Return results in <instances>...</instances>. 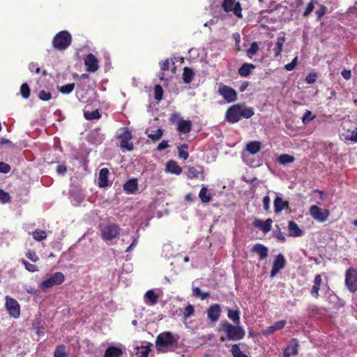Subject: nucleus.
I'll use <instances>...</instances> for the list:
<instances>
[{
    "mask_svg": "<svg viewBox=\"0 0 357 357\" xmlns=\"http://www.w3.org/2000/svg\"><path fill=\"white\" fill-rule=\"evenodd\" d=\"M163 132L164 131L162 128H158L156 130L152 131L151 133L148 134V137L153 142H156L162 137Z\"/></svg>",
    "mask_w": 357,
    "mask_h": 357,
    "instance_id": "36",
    "label": "nucleus"
},
{
    "mask_svg": "<svg viewBox=\"0 0 357 357\" xmlns=\"http://www.w3.org/2000/svg\"><path fill=\"white\" fill-rule=\"evenodd\" d=\"M255 114L253 107H248L245 103H238L229 107L225 113V120L231 124L238 122L241 119H250Z\"/></svg>",
    "mask_w": 357,
    "mask_h": 357,
    "instance_id": "1",
    "label": "nucleus"
},
{
    "mask_svg": "<svg viewBox=\"0 0 357 357\" xmlns=\"http://www.w3.org/2000/svg\"><path fill=\"white\" fill-rule=\"evenodd\" d=\"M194 76L195 73L190 68L185 67L183 68V80L184 83L190 84L192 81Z\"/></svg>",
    "mask_w": 357,
    "mask_h": 357,
    "instance_id": "31",
    "label": "nucleus"
},
{
    "mask_svg": "<svg viewBox=\"0 0 357 357\" xmlns=\"http://www.w3.org/2000/svg\"><path fill=\"white\" fill-rule=\"evenodd\" d=\"M21 262L24 266L25 268L28 271L32 272V273L38 271V268L37 266L28 262L26 260L22 259L21 260Z\"/></svg>",
    "mask_w": 357,
    "mask_h": 357,
    "instance_id": "45",
    "label": "nucleus"
},
{
    "mask_svg": "<svg viewBox=\"0 0 357 357\" xmlns=\"http://www.w3.org/2000/svg\"><path fill=\"white\" fill-rule=\"evenodd\" d=\"M123 354V350L121 348L109 346L105 350L104 357H121Z\"/></svg>",
    "mask_w": 357,
    "mask_h": 357,
    "instance_id": "24",
    "label": "nucleus"
},
{
    "mask_svg": "<svg viewBox=\"0 0 357 357\" xmlns=\"http://www.w3.org/2000/svg\"><path fill=\"white\" fill-rule=\"evenodd\" d=\"M75 89V84L70 83L63 86H61L59 91L63 94H69L70 93Z\"/></svg>",
    "mask_w": 357,
    "mask_h": 357,
    "instance_id": "42",
    "label": "nucleus"
},
{
    "mask_svg": "<svg viewBox=\"0 0 357 357\" xmlns=\"http://www.w3.org/2000/svg\"><path fill=\"white\" fill-rule=\"evenodd\" d=\"M285 264L286 260L283 255H278L273 261V264L270 273V277L274 278L280 272V271L285 266Z\"/></svg>",
    "mask_w": 357,
    "mask_h": 357,
    "instance_id": "13",
    "label": "nucleus"
},
{
    "mask_svg": "<svg viewBox=\"0 0 357 357\" xmlns=\"http://www.w3.org/2000/svg\"><path fill=\"white\" fill-rule=\"evenodd\" d=\"M29 69L31 71V72H34L36 73V74H39L40 72V68L38 66V63H31L29 65Z\"/></svg>",
    "mask_w": 357,
    "mask_h": 357,
    "instance_id": "60",
    "label": "nucleus"
},
{
    "mask_svg": "<svg viewBox=\"0 0 357 357\" xmlns=\"http://www.w3.org/2000/svg\"><path fill=\"white\" fill-rule=\"evenodd\" d=\"M5 307L10 317L17 319L20 315V306L18 302L9 296H6Z\"/></svg>",
    "mask_w": 357,
    "mask_h": 357,
    "instance_id": "10",
    "label": "nucleus"
},
{
    "mask_svg": "<svg viewBox=\"0 0 357 357\" xmlns=\"http://www.w3.org/2000/svg\"><path fill=\"white\" fill-rule=\"evenodd\" d=\"M120 230L121 229L118 225L109 224L102 229V238L105 241H111L119 236Z\"/></svg>",
    "mask_w": 357,
    "mask_h": 357,
    "instance_id": "11",
    "label": "nucleus"
},
{
    "mask_svg": "<svg viewBox=\"0 0 357 357\" xmlns=\"http://www.w3.org/2000/svg\"><path fill=\"white\" fill-rule=\"evenodd\" d=\"M25 255L26 257L33 262H37L39 261V257L34 251L29 250Z\"/></svg>",
    "mask_w": 357,
    "mask_h": 357,
    "instance_id": "49",
    "label": "nucleus"
},
{
    "mask_svg": "<svg viewBox=\"0 0 357 357\" xmlns=\"http://www.w3.org/2000/svg\"><path fill=\"white\" fill-rule=\"evenodd\" d=\"M227 317L231 320L234 324H240V310L238 309L233 310L228 308L227 309Z\"/></svg>",
    "mask_w": 357,
    "mask_h": 357,
    "instance_id": "30",
    "label": "nucleus"
},
{
    "mask_svg": "<svg viewBox=\"0 0 357 357\" xmlns=\"http://www.w3.org/2000/svg\"><path fill=\"white\" fill-rule=\"evenodd\" d=\"M188 146L186 144H183L178 147V156L180 158L185 160L188 158L189 154L188 152Z\"/></svg>",
    "mask_w": 357,
    "mask_h": 357,
    "instance_id": "38",
    "label": "nucleus"
},
{
    "mask_svg": "<svg viewBox=\"0 0 357 357\" xmlns=\"http://www.w3.org/2000/svg\"><path fill=\"white\" fill-rule=\"evenodd\" d=\"M38 98L43 101L50 100L52 98V93L45 90H41L39 92Z\"/></svg>",
    "mask_w": 357,
    "mask_h": 357,
    "instance_id": "47",
    "label": "nucleus"
},
{
    "mask_svg": "<svg viewBox=\"0 0 357 357\" xmlns=\"http://www.w3.org/2000/svg\"><path fill=\"white\" fill-rule=\"evenodd\" d=\"M56 171L59 174L63 175L67 172V167L65 165H59Z\"/></svg>",
    "mask_w": 357,
    "mask_h": 357,
    "instance_id": "64",
    "label": "nucleus"
},
{
    "mask_svg": "<svg viewBox=\"0 0 357 357\" xmlns=\"http://www.w3.org/2000/svg\"><path fill=\"white\" fill-rule=\"evenodd\" d=\"M195 307L192 305L189 304L184 310L183 317L185 319H188L194 314Z\"/></svg>",
    "mask_w": 357,
    "mask_h": 357,
    "instance_id": "48",
    "label": "nucleus"
},
{
    "mask_svg": "<svg viewBox=\"0 0 357 357\" xmlns=\"http://www.w3.org/2000/svg\"><path fill=\"white\" fill-rule=\"evenodd\" d=\"M314 4L313 0H311L310 3H307L305 11L303 12V17H307L314 10Z\"/></svg>",
    "mask_w": 357,
    "mask_h": 357,
    "instance_id": "53",
    "label": "nucleus"
},
{
    "mask_svg": "<svg viewBox=\"0 0 357 357\" xmlns=\"http://www.w3.org/2000/svg\"><path fill=\"white\" fill-rule=\"evenodd\" d=\"M84 64L87 67V71L96 72L98 69V61L93 54H89L84 59Z\"/></svg>",
    "mask_w": 357,
    "mask_h": 357,
    "instance_id": "18",
    "label": "nucleus"
},
{
    "mask_svg": "<svg viewBox=\"0 0 357 357\" xmlns=\"http://www.w3.org/2000/svg\"><path fill=\"white\" fill-rule=\"evenodd\" d=\"M166 172L173 174L179 175L182 172V168L174 160H169L166 164Z\"/></svg>",
    "mask_w": 357,
    "mask_h": 357,
    "instance_id": "25",
    "label": "nucleus"
},
{
    "mask_svg": "<svg viewBox=\"0 0 357 357\" xmlns=\"http://www.w3.org/2000/svg\"><path fill=\"white\" fill-rule=\"evenodd\" d=\"M297 63H298V57L296 56L295 58H294V59L291 61V63H287L284 66V68L288 71L293 70L295 68V67L296 66Z\"/></svg>",
    "mask_w": 357,
    "mask_h": 357,
    "instance_id": "56",
    "label": "nucleus"
},
{
    "mask_svg": "<svg viewBox=\"0 0 357 357\" xmlns=\"http://www.w3.org/2000/svg\"><path fill=\"white\" fill-rule=\"evenodd\" d=\"M207 317L212 323H215L220 318L221 307L219 304L211 305L206 311Z\"/></svg>",
    "mask_w": 357,
    "mask_h": 357,
    "instance_id": "15",
    "label": "nucleus"
},
{
    "mask_svg": "<svg viewBox=\"0 0 357 357\" xmlns=\"http://www.w3.org/2000/svg\"><path fill=\"white\" fill-rule=\"evenodd\" d=\"M295 158L287 153L281 154L278 158V162L281 165H287L294 162Z\"/></svg>",
    "mask_w": 357,
    "mask_h": 357,
    "instance_id": "35",
    "label": "nucleus"
},
{
    "mask_svg": "<svg viewBox=\"0 0 357 357\" xmlns=\"http://www.w3.org/2000/svg\"><path fill=\"white\" fill-rule=\"evenodd\" d=\"M345 284L350 292L357 291V269L349 268L346 271Z\"/></svg>",
    "mask_w": 357,
    "mask_h": 357,
    "instance_id": "5",
    "label": "nucleus"
},
{
    "mask_svg": "<svg viewBox=\"0 0 357 357\" xmlns=\"http://www.w3.org/2000/svg\"><path fill=\"white\" fill-rule=\"evenodd\" d=\"M10 195L7 192H5L3 190L0 189V201L2 203H7L10 201Z\"/></svg>",
    "mask_w": 357,
    "mask_h": 357,
    "instance_id": "54",
    "label": "nucleus"
},
{
    "mask_svg": "<svg viewBox=\"0 0 357 357\" xmlns=\"http://www.w3.org/2000/svg\"><path fill=\"white\" fill-rule=\"evenodd\" d=\"M284 42H285L284 33H282L277 38V41L275 43V45L274 48L273 49L274 57L277 58L281 54Z\"/></svg>",
    "mask_w": 357,
    "mask_h": 357,
    "instance_id": "20",
    "label": "nucleus"
},
{
    "mask_svg": "<svg viewBox=\"0 0 357 357\" xmlns=\"http://www.w3.org/2000/svg\"><path fill=\"white\" fill-rule=\"evenodd\" d=\"M221 7L225 13L233 12L234 15L238 17H242L241 5L236 0H223Z\"/></svg>",
    "mask_w": 357,
    "mask_h": 357,
    "instance_id": "6",
    "label": "nucleus"
},
{
    "mask_svg": "<svg viewBox=\"0 0 357 357\" xmlns=\"http://www.w3.org/2000/svg\"><path fill=\"white\" fill-rule=\"evenodd\" d=\"M230 351L233 357H248L245 354L241 351L239 344H238L231 345Z\"/></svg>",
    "mask_w": 357,
    "mask_h": 357,
    "instance_id": "37",
    "label": "nucleus"
},
{
    "mask_svg": "<svg viewBox=\"0 0 357 357\" xmlns=\"http://www.w3.org/2000/svg\"><path fill=\"white\" fill-rule=\"evenodd\" d=\"M314 119H315V116L312 115V113L310 111L307 110L302 118V121L303 123H307L312 121Z\"/></svg>",
    "mask_w": 357,
    "mask_h": 357,
    "instance_id": "51",
    "label": "nucleus"
},
{
    "mask_svg": "<svg viewBox=\"0 0 357 357\" xmlns=\"http://www.w3.org/2000/svg\"><path fill=\"white\" fill-rule=\"evenodd\" d=\"M272 223L273 220L271 218H268L266 220H262L261 219H255L253 221L252 225L255 227L259 229L264 233L266 234L271 230Z\"/></svg>",
    "mask_w": 357,
    "mask_h": 357,
    "instance_id": "14",
    "label": "nucleus"
},
{
    "mask_svg": "<svg viewBox=\"0 0 357 357\" xmlns=\"http://www.w3.org/2000/svg\"><path fill=\"white\" fill-rule=\"evenodd\" d=\"M252 251L259 255L260 259H266L268 256V248L259 243L254 245Z\"/></svg>",
    "mask_w": 357,
    "mask_h": 357,
    "instance_id": "29",
    "label": "nucleus"
},
{
    "mask_svg": "<svg viewBox=\"0 0 357 357\" xmlns=\"http://www.w3.org/2000/svg\"><path fill=\"white\" fill-rule=\"evenodd\" d=\"M298 340L296 338L291 339L284 350L283 356H296L298 354Z\"/></svg>",
    "mask_w": 357,
    "mask_h": 357,
    "instance_id": "16",
    "label": "nucleus"
},
{
    "mask_svg": "<svg viewBox=\"0 0 357 357\" xmlns=\"http://www.w3.org/2000/svg\"><path fill=\"white\" fill-rule=\"evenodd\" d=\"M158 298V295L153 289L148 290L144 294L146 303L151 306L157 304Z\"/></svg>",
    "mask_w": 357,
    "mask_h": 357,
    "instance_id": "23",
    "label": "nucleus"
},
{
    "mask_svg": "<svg viewBox=\"0 0 357 357\" xmlns=\"http://www.w3.org/2000/svg\"><path fill=\"white\" fill-rule=\"evenodd\" d=\"M169 147V144L167 140H162L159 144L158 145L156 150L158 151H162L167 148Z\"/></svg>",
    "mask_w": 357,
    "mask_h": 357,
    "instance_id": "63",
    "label": "nucleus"
},
{
    "mask_svg": "<svg viewBox=\"0 0 357 357\" xmlns=\"http://www.w3.org/2000/svg\"><path fill=\"white\" fill-rule=\"evenodd\" d=\"M218 93L227 102H235L237 99V93L234 89L231 86L220 84L218 86Z\"/></svg>",
    "mask_w": 357,
    "mask_h": 357,
    "instance_id": "9",
    "label": "nucleus"
},
{
    "mask_svg": "<svg viewBox=\"0 0 357 357\" xmlns=\"http://www.w3.org/2000/svg\"><path fill=\"white\" fill-rule=\"evenodd\" d=\"M84 116L86 120H94L98 119L101 117V115L98 109L93 111L84 110Z\"/></svg>",
    "mask_w": 357,
    "mask_h": 357,
    "instance_id": "34",
    "label": "nucleus"
},
{
    "mask_svg": "<svg viewBox=\"0 0 357 357\" xmlns=\"http://www.w3.org/2000/svg\"><path fill=\"white\" fill-rule=\"evenodd\" d=\"M192 127V124L191 121L181 119L178 123L177 130L181 133L188 134L190 132Z\"/></svg>",
    "mask_w": 357,
    "mask_h": 357,
    "instance_id": "21",
    "label": "nucleus"
},
{
    "mask_svg": "<svg viewBox=\"0 0 357 357\" xmlns=\"http://www.w3.org/2000/svg\"><path fill=\"white\" fill-rule=\"evenodd\" d=\"M72 43V36L67 31H61L52 40L53 47L58 50H65Z\"/></svg>",
    "mask_w": 357,
    "mask_h": 357,
    "instance_id": "4",
    "label": "nucleus"
},
{
    "mask_svg": "<svg viewBox=\"0 0 357 357\" xmlns=\"http://www.w3.org/2000/svg\"><path fill=\"white\" fill-rule=\"evenodd\" d=\"M151 345L152 344L151 343H149L148 345L142 347V349H144V350L140 351L139 357H148L149 354L151 351Z\"/></svg>",
    "mask_w": 357,
    "mask_h": 357,
    "instance_id": "57",
    "label": "nucleus"
},
{
    "mask_svg": "<svg viewBox=\"0 0 357 357\" xmlns=\"http://www.w3.org/2000/svg\"><path fill=\"white\" fill-rule=\"evenodd\" d=\"M309 213L313 219L319 222H326L330 215V211L328 209L321 208L317 205L311 206Z\"/></svg>",
    "mask_w": 357,
    "mask_h": 357,
    "instance_id": "8",
    "label": "nucleus"
},
{
    "mask_svg": "<svg viewBox=\"0 0 357 357\" xmlns=\"http://www.w3.org/2000/svg\"><path fill=\"white\" fill-rule=\"evenodd\" d=\"M177 344V340L174 337L172 333L166 331L159 334L155 340V347L158 352L165 351L167 348Z\"/></svg>",
    "mask_w": 357,
    "mask_h": 357,
    "instance_id": "3",
    "label": "nucleus"
},
{
    "mask_svg": "<svg viewBox=\"0 0 357 357\" xmlns=\"http://www.w3.org/2000/svg\"><path fill=\"white\" fill-rule=\"evenodd\" d=\"M259 50V47L258 43L253 42L251 43L250 48L247 50L246 54L248 56H253L255 55Z\"/></svg>",
    "mask_w": 357,
    "mask_h": 357,
    "instance_id": "44",
    "label": "nucleus"
},
{
    "mask_svg": "<svg viewBox=\"0 0 357 357\" xmlns=\"http://www.w3.org/2000/svg\"><path fill=\"white\" fill-rule=\"evenodd\" d=\"M274 213L278 214L283 211V199L277 195L273 201Z\"/></svg>",
    "mask_w": 357,
    "mask_h": 357,
    "instance_id": "33",
    "label": "nucleus"
},
{
    "mask_svg": "<svg viewBox=\"0 0 357 357\" xmlns=\"http://www.w3.org/2000/svg\"><path fill=\"white\" fill-rule=\"evenodd\" d=\"M263 207L264 210L268 213L270 211V197L268 195H266L263 197Z\"/></svg>",
    "mask_w": 357,
    "mask_h": 357,
    "instance_id": "55",
    "label": "nucleus"
},
{
    "mask_svg": "<svg viewBox=\"0 0 357 357\" xmlns=\"http://www.w3.org/2000/svg\"><path fill=\"white\" fill-rule=\"evenodd\" d=\"M132 134L128 128H124L122 133L117 136V138L120 139V146L121 149L127 151H132L134 146L130 140L132 139Z\"/></svg>",
    "mask_w": 357,
    "mask_h": 357,
    "instance_id": "12",
    "label": "nucleus"
},
{
    "mask_svg": "<svg viewBox=\"0 0 357 357\" xmlns=\"http://www.w3.org/2000/svg\"><path fill=\"white\" fill-rule=\"evenodd\" d=\"M255 68V66L252 63H244L238 70V74L243 77H246L250 75L252 70Z\"/></svg>",
    "mask_w": 357,
    "mask_h": 357,
    "instance_id": "26",
    "label": "nucleus"
},
{
    "mask_svg": "<svg viewBox=\"0 0 357 357\" xmlns=\"http://www.w3.org/2000/svg\"><path fill=\"white\" fill-rule=\"evenodd\" d=\"M220 330L225 334V336L222 335L220 337L222 342L225 340L238 342L243 340L245 335V331L240 324H233L226 320L220 322Z\"/></svg>",
    "mask_w": 357,
    "mask_h": 357,
    "instance_id": "2",
    "label": "nucleus"
},
{
    "mask_svg": "<svg viewBox=\"0 0 357 357\" xmlns=\"http://www.w3.org/2000/svg\"><path fill=\"white\" fill-rule=\"evenodd\" d=\"M199 197L203 203H208L212 199L211 194L208 192V189L205 186L201 188Z\"/></svg>",
    "mask_w": 357,
    "mask_h": 357,
    "instance_id": "32",
    "label": "nucleus"
},
{
    "mask_svg": "<svg viewBox=\"0 0 357 357\" xmlns=\"http://www.w3.org/2000/svg\"><path fill=\"white\" fill-rule=\"evenodd\" d=\"M286 325V321L285 320H280L278 321H276L273 326H274L275 329L276 331L282 329Z\"/></svg>",
    "mask_w": 357,
    "mask_h": 357,
    "instance_id": "62",
    "label": "nucleus"
},
{
    "mask_svg": "<svg viewBox=\"0 0 357 357\" xmlns=\"http://www.w3.org/2000/svg\"><path fill=\"white\" fill-rule=\"evenodd\" d=\"M20 93H21V96L26 99L29 97L30 96V88L29 86V85L26 84V83H24L21 85V87H20Z\"/></svg>",
    "mask_w": 357,
    "mask_h": 357,
    "instance_id": "46",
    "label": "nucleus"
},
{
    "mask_svg": "<svg viewBox=\"0 0 357 357\" xmlns=\"http://www.w3.org/2000/svg\"><path fill=\"white\" fill-rule=\"evenodd\" d=\"M278 229L274 231V236L280 242L284 243L286 241L285 236L283 232H282L278 226H277Z\"/></svg>",
    "mask_w": 357,
    "mask_h": 357,
    "instance_id": "52",
    "label": "nucleus"
},
{
    "mask_svg": "<svg viewBox=\"0 0 357 357\" xmlns=\"http://www.w3.org/2000/svg\"><path fill=\"white\" fill-rule=\"evenodd\" d=\"M327 7L324 5L320 4L316 10V15H317V20L320 21L321 18L324 17V15L327 12Z\"/></svg>",
    "mask_w": 357,
    "mask_h": 357,
    "instance_id": "43",
    "label": "nucleus"
},
{
    "mask_svg": "<svg viewBox=\"0 0 357 357\" xmlns=\"http://www.w3.org/2000/svg\"><path fill=\"white\" fill-rule=\"evenodd\" d=\"M138 188V183L137 180L132 178L128 180L126 183L123 185V190L129 194H133L135 192V191Z\"/></svg>",
    "mask_w": 357,
    "mask_h": 357,
    "instance_id": "27",
    "label": "nucleus"
},
{
    "mask_svg": "<svg viewBox=\"0 0 357 357\" xmlns=\"http://www.w3.org/2000/svg\"><path fill=\"white\" fill-rule=\"evenodd\" d=\"M261 143L259 141H252L247 144L245 150L250 154H256L261 151Z\"/></svg>",
    "mask_w": 357,
    "mask_h": 357,
    "instance_id": "28",
    "label": "nucleus"
},
{
    "mask_svg": "<svg viewBox=\"0 0 357 357\" xmlns=\"http://www.w3.org/2000/svg\"><path fill=\"white\" fill-rule=\"evenodd\" d=\"M109 169L107 168H102L99 172L98 178V184L100 188H106L109 185Z\"/></svg>",
    "mask_w": 357,
    "mask_h": 357,
    "instance_id": "19",
    "label": "nucleus"
},
{
    "mask_svg": "<svg viewBox=\"0 0 357 357\" xmlns=\"http://www.w3.org/2000/svg\"><path fill=\"white\" fill-rule=\"evenodd\" d=\"M54 357H66V347L63 344L58 345L56 347Z\"/></svg>",
    "mask_w": 357,
    "mask_h": 357,
    "instance_id": "41",
    "label": "nucleus"
},
{
    "mask_svg": "<svg viewBox=\"0 0 357 357\" xmlns=\"http://www.w3.org/2000/svg\"><path fill=\"white\" fill-rule=\"evenodd\" d=\"M289 235L293 237H298L303 234V231L299 228L298 225L293 220L288 222Z\"/></svg>",
    "mask_w": 357,
    "mask_h": 357,
    "instance_id": "22",
    "label": "nucleus"
},
{
    "mask_svg": "<svg viewBox=\"0 0 357 357\" xmlns=\"http://www.w3.org/2000/svg\"><path fill=\"white\" fill-rule=\"evenodd\" d=\"M186 176L190 179L201 178L204 180V168L202 166L189 167Z\"/></svg>",
    "mask_w": 357,
    "mask_h": 357,
    "instance_id": "17",
    "label": "nucleus"
},
{
    "mask_svg": "<svg viewBox=\"0 0 357 357\" xmlns=\"http://www.w3.org/2000/svg\"><path fill=\"white\" fill-rule=\"evenodd\" d=\"M33 238L37 241H41L47 238V234L45 231L37 229L33 231Z\"/></svg>",
    "mask_w": 357,
    "mask_h": 357,
    "instance_id": "39",
    "label": "nucleus"
},
{
    "mask_svg": "<svg viewBox=\"0 0 357 357\" xmlns=\"http://www.w3.org/2000/svg\"><path fill=\"white\" fill-rule=\"evenodd\" d=\"M163 89L160 84H156L154 86V98L156 100L160 101L163 98Z\"/></svg>",
    "mask_w": 357,
    "mask_h": 357,
    "instance_id": "40",
    "label": "nucleus"
},
{
    "mask_svg": "<svg viewBox=\"0 0 357 357\" xmlns=\"http://www.w3.org/2000/svg\"><path fill=\"white\" fill-rule=\"evenodd\" d=\"M317 75L314 73H309L305 77V82L307 84H312L316 81Z\"/></svg>",
    "mask_w": 357,
    "mask_h": 357,
    "instance_id": "61",
    "label": "nucleus"
},
{
    "mask_svg": "<svg viewBox=\"0 0 357 357\" xmlns=\"http://www.w3.org/2000/svg\"><path fill=\"white\" fill-rule=\"evenodd\" d=\"M181 120L180 114L178 113H174L170 115L169 118V121L171 123L174 124L175 123H178V121Z\"/></svg>",
    "mask_w": 357,
    "mask_h": 357,
    "instance_id": "59",
    "label": "nucleus"
},
{
    "mask_svg": "<svg viewBox=\"0 0 357 357\" xmlns=\"http://www.w3.org/2000/svg\"><path fill=\"white\" fill-rule=\"evenodd\" d=\"M10 171V167L8 164L0 162V172L7 174Z\"/></svg>",
    "mask_w": 357,
    "mask_h": 357,
    "instance_id": "58",
    "label": "nucleus"
},
{
    "mask_svg": "<svg viewBox=\"0 0 357 357\" xmlns=\"http://www.w3.org/2000/svg\"><path fill=\"white\" fill-rule=\"evenodd\" d=\"M345 140L351 141L354 143L357 142V128L351 132L350 134L347 135L344 137Z\"/></svg>",
    "mask_w": 357,
    "mask_h": 357,
    "instance_id": "50",
    "label": "nucleus"
},
{
    "mask_svg": "<svg viewBox=\"0 0 357 357\" xmlns=\"http://www.w3.org/2000/svg\"><path fill=\"white\" fill-rule=\"evenodd\" d=\"M64 275L61 272H56L40 283V288L46 289L54 285H59L63 282Z\"/></svg>",
    "mask_w": 357,
    "mask_h": 357,
    "instance_id": "7",
    "label": "nucleus"
}]
</instances>
